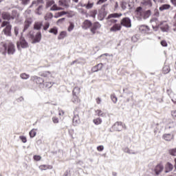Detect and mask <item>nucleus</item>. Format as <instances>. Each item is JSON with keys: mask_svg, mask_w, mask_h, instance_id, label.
I'll use <instances>...</instances> for the list:
<instances>
[{"mask_svg": "<svg viewBox=\"0 0 176 176\" xmlns=\"http://www.w3.org/2000/svg\"><path fill=\"white\" fill-rule=\"evenodd\" d=\"M65 36H67V32H61L59 36H58V39H64Z\"/></svg>", "mask_w": 176, "mask_h": 176, "instance_id": "34", "label": "nucleus"}, {"mask_svg": "<svg viewBox=\"0 0 176 176\" xmlns=\"http://www.w3.org/2000/svg\"><path fill=\"white\" fill-rule=\"evenodd\" d=\"M53 86V83L50 82H45L43 85H41V89H50Z\"/></svg>", "mask_w": 176, "mask_h": 176, "instance_id": "26", "label": "nucleus"}, {"mask_svg": "<svg viewBox=\"0 0 176 176\" xmlns=\"http://www.w3.org/2000/svg\"><path fill=\"white\" fill-rule=\"evenodd\" d=\"M14 52H16L14 44L10 43L8 44V54H14Z\"/></svg>", "mask_w": 176, "mask_h": 176, "instance_id": "11", "label": "nucleus"}, {"mask_svg": "<svg viewBox=\"0 0 176 176\" xmlns=\"http://www.w3.org/2000/svg\"><path fill=\"white\" fill-rule=\"evenodd\" d=\"M122 30V26L120 24H115L110 28L111 32H116Z\"/></svg>", "mask_w": 176, "mask_h": 176, "instance_id": "17", "label": "nucleus"}, {"mask_svg": "<svg viewBox=\"0 0 176 176\" xmlns=\"http://www.w3.org/2000/svg\"><path fill=\"white\" fill-rule=\"evenodd\" d=\"M92 25H93V23H91V21L87 19L84 21V22L82 23V28L83 30H88V28H90V27H91Z\"/></svg>", "mask_w": 176, "mask_h": 176, "instance_id": "10", "label": "nucleus"}, {"mask_svg": "<svg viewBox=\"0 0 176 176\" xmlns=\"http://www.w3.org/2000/svg\"><path fill=\"white\" fill-rule=\"evenodd\" d=\"M93 72H98V69H97V66H95L92 68Z\"/></svg>", "mask_w": 176, "mask_h": 176, "instance_id": "64", "label": "nucleus"}, {"mask_svg": "<svg viewBox=\"0 0 176 176\" xmlns=\"http://www.w3.org/2000/svg\"><path fill=\"white\" fill-rule=\"evenodd\" d=\"M71 0H60L59 1L58 3L60 6H64L65 8H68L69 6V3Z\"/></svg>", "mask_w": 176, "mask_h": 176, "instance_id": "18", "label": "nucleus"}, {"mask_svg": "<svg viewBox=\"0 0 176 176\" xmlns=\"http://www.w3.org/2000/svg\"><path fill=\"white\" fill-rule=\"evenodd\" d=\"M29 134L31 138H34V137L36 135V131H35V129H32V131H30Z\"/></svg>", "mask_w": 176, "mask_h": 176, "instance_id": "47", "label": "nucleus"}, {"mask_svg": "<svg viewBox=\"0 0 176 176\" xmlns=\"http://www.w3.org/2000/svg\"><path fill=\"white\" fill-rule=\"evenodd\" d=\"M173 168H174V166L171 163L167 162L165 166V173H170V171H173Z\"/></svg>", "mask_w": 176, "mask_h": 176, "instance_id": "19", "label": "nucleus"}, {"mask_svg": "<svg viewBox=\"0 0 176 176\" xmlns=\"http://www.w3.org/2000/svg\"><path fill=\"white\" fill-rule=\"evenodd\" d=\"M49 27H50V23H49V22L45 23L43 25V30L47 31Z\"/></svg>", "mask_w": 176, "mask_h": 176, "instance_id": "49", "label": "nucleus"}, {"mask_svg": "<svg viewBox=\"0 0 176 176\" xmlns=\"http://www.w3.org/2000/svg\"><path fill=\"white\" fill-rule=\"evenodd\" d=\"M96 67H97L98 71H101V69H102V63L98 64Z\"/></svg>", "mask_w": 176, "mask_h": 176, "instance_id": "56", "label": "nucleus"}, {"mask_svg": "<svg viewBox=\"0 0 176 176\" xmlns=\"http://www.w3.org/2000/svg\"><path fill=\"white\" fill-rule=\"evenodd\" d=\"M161 45H162V46H163L164 47H167V42H166V41H161Z\"/></svg>", "mask_w": 176, "mask_h": 176, "instance_id": "58", "label": "nucleus"}, {"mask_svg": "<svg viewBox=\"0 0 176 176\" xmlns=\"http://www.w3.org/2000/svg\"><path fill=\"white\" fill-rule=\"evenodd\" d=\"M49 32L50 34H54V35H57V34H58V30L56 27H54L49 30Z\"/></svg>", "mask_w": 176, "mask_h": 176, "instance_id": "29", "label": "nucleus"}, {"mask_svg": "<svg viewBox=\"0 0 176 176\" xmlns=\"http://www.w3.org/2000/svg\"><path fill=\"white\" fill-rule=\"evenodd\" d=\"M90 16L91 17H93V19H96V16H97V10H92L90 12Z\"/></svg>", "mask_w": 176, "mask_h": 176, "instance_id": "48", "label": "nucleus"}, {"mask_svg": "<svg viewBox=\"0 0 176 176\" xmlns=\"http://www.w3.org/2000/svg\"><path fill=\"white\" fill-rule=\"evenodd\" d=\"M41 76H43L44 78H49V76H52V73H50V72H44L41 74Z\"/></svg>", "mask_w": 176, "mask_h": 176, "instance_id": "38", "label": "nucleus"}, {"mask_svg": "<svg viewBox=\"0 0 176 176\" xmlns=\"http://www.w3.org/2000/svg\"><path fill=\"white\" fill-rule=\"evenodd\" d=\"M68 12L65 11H62L58 13H56L54 15L55 19H58V17H61V16H64V14H67Z\"/></svg>", "mask_w": 176, "mask_h": 176, "instance_id": "28", "label": "nucleus"}, {"mask_svg": "<svg viewBox=\"0 0 176 176\" xmlns=\"http://www.w3.org/2000/svg\"><path fill=\"white\" fill-rule=\"evenodd\" d=\"M107 0H99L97 2V5H101V3H104V2H107Z\"/></svg>", "mask_w": 176, "mask_h": 176, "instance_id": "60", "label": "nucleus"}, {"mask_svg": "<svg viewBox=\"0 0 176 176\" xmlns=\"http://www.w3.org/2000/svg\"><path fill=\"white\" fill-rule=\"evenodd\" d=\"M170 8H171L170 4H163L159 8V10H160V12H164V10H168Z\"/></svg>", "mask_w": 176, "mask_h": 176, "instance_id": "21", "label": "nucleus"}, {"mask_svg": "<svg viewBox=\"0 0 176 176\" xmlns=\"http://www.w3.org/2000/svg\"><path fill=\"white\" fill-rule=\"evenodd\" d=\"M94 124H96V126H98V124H101L102 123V120L100 118H96L93 120Z\"/></svg>", "mask_w": 176, "mask_h": 176, "instance_id": "32", "label": "nucleus"}, {"mask_svg": "<svg viewBox=\"0 0 176 176\" xmlns=\"http://www.w3.org/2000/svg\"><path fill=\"white\" fill-rule=\"evenodd\" d=\"M94 5V4L92 3H88L87 5L84 4V5H82L81 6H82L83 8H86V9H91V8H93Z\"/></svg>", "mask_w": 176, "mask_h": 176, "instance_id": "39", "label": "nucleus"}, {"mask_svg": "<svg viewBox=\"0 0 176 176\" xmlns=\"http://www.w3.org/2000/svg\"><path fill=\"white\" fill-rule=\"evenodd\" d=\"M39 3H43V0H36V1H34L32 3V6H30V8L32 6H34V5H36V6H38V5H39Z\"/></svg>", "mask_w": 176, "mask_h": 176, "instance_id": "36", "label": "nucleus"}, {"mask_svg": "<svg viewBox=\"0 0 176 176\" xmlns=\"http://www.w3.org/2000/svg\"><path fill=\"white\" fill-rule=\"evenodd\" d=\"M58 8V7L57 6V5L54 4V5L50 8V10H52V11H56V10H57Z\"/></svg>", "mask_w": 176, "mask_h": 176, "instance_id": "55", "label": "nucleus"}, {"mask_svg": "<svg viewBox=\"0 0 176 176\" xmlns=\"http://www.w3.org/2000/svg\"><path fill=\"white\" fill-rule=\"evenodd\" d=\"M52 5H54V1H53V0L49 1L47 2L46 8H50V6H52Z\"/></svg>", "mask_w": 176, "mask_h": 176, "instance_id": "50", "label": "nucleus"}, {"mask_svg": "<svg viewBox=\"0 0 176 176\" xmlns=\"http://www.w3.org/2000/svg\"><path fill=\"white\" fill-rule=\"evenodd\" d=\"M123 151L125 153H129V155H135V153H135V152H134V151H131V150H130L129 148H124L123 149Z\"/></svg>", "mask_w": 176, "mask_h": 176, "instance_id": "31", "label": "nucleus"}, {"mask_svg": "<svg viewBox=\"0 0 176 176\" xmlns=\"http://www.w3.org/2000/svg\"><path fill=\"white\" fill-rule=\"evenodd\" d=\"M19 138L24 144L27 142V138L25 136H20Z\"/></svg>", "mask_w": 176, "mask_h": 176, "instance_id": "51", "label": "nucleus"}, {"mask_svg": "<svg viewBox=\"0 0 176 176\" xmlns=\"http://www.w3.org/2000/svg\"><path fill=\"white\" fill-rule=\"evenodd\" d=\"M113 129L116 131H122V130L126 129V125L122 124L121 122H117L113 126Z\"/></svg>", "mask_w": 176, "mask_h": 176, "instance_id": "4", "label": "nucleus"}, {"mask_svg": "<svg viewBox=\"0 0 176 176\" xmlns=\"http://www.w3.org/2000/svg\"><path fill=\"white\" fill-rule=\"evenodd\" d=\"M111 98L114 104H116V102H118V98L116 97V96L115 94H111Z\"/></svg>", "mask_w": 176, "mask_h": 176, "instance_id": "44", "label": "nucleus"}, {"mask_svg": "<svg viewBox=\"0 0 176 176\" xmlns=\"http://www.w3.org/2000/svg\"><path fill=\"white\" fill-rule=\"evenodd\" d=\"M52 120H53L54 123H58V118H57L56 117H54L52 118Z\"/></svg>", "mask_w": 176, "mask_h": 176, "instance_id": "63", "label": "nucleus"}, {"mask_svg": "<svg viewBox=\"0 0 176 176\" xmlns=\"http://www.w3.org/2000/svg\"><path fill=\"white\" fill-rule=\"evenodd\" d=\"M142 5L145 6V8H152V1L151 0H143Z\"/></svg>", "mask_w": 176, "mask_h": 176, "instance_id": "20", "label": "nucleus"}, {"mask_svg": "<svg viewBox=\"0 0 176 176\" xmlns=\"http://www.w3.org/2000/svg\"><path fill=\"white\" fill-rule=\"evenodd\" d=\"M149 30V27L147 25H142L139 27V31H140L142 34H148Z\"/></svg>", "mask_w": 176, "mask_h": 176, "instance_id": "13", "label": "nucleus"}, {"mask_svg": "<svg viewBox=\"0 0 176 176\" xmlns=\"http://www.w3.org/2000/svg\"><path fill=\"white\" fill-rule=\"evenodd\" d=\"M73 123H74V126H77V124H79V123H80V120L79 119V116L76 115V116H74Z\"/></svg>", "mask_w": 176, "mask_h": 176, "instance_id": "23", "label": "nucleus"}, {"mask_svg": "<svg viewBox=\"0 0 176 176\" xmlns=\"http://www.w3.org/2000/svg\"><path fill=\"white\" fill-rule=\"evenodd\" d=\"M164 168V167L163 166V165L162 164H157L154 169V171H155L156 175H159V174H160V173H162V171H163Z\"/></svg>", "mask_w": 176, "mask_h": 176, "instance_id": "12", "label": "nucleus"}, {"mask_svg": "<svg viewBox=\"0 0 176 176\" xmlns=\"http://www.w3.org/2000/svg\"><path fill=\"white\" fill-rule=\"evenodd\" d=\"M72 101V102H74V104H79V102H80V99H79V97H78V95H73Z\"/></svg>", "mask_w": 176, "mask_h": 176, "instance_id": "25", "label": "nucleus"}, {"mask_svg": "<svg viewBox=\"0 0 176 176\" xmlns=\"http://www.w3.org/2000/svg\"><path fill=\"white\" fill-rule=\"evenodd\" d=\"M135 14L139 21H141L144 19V11H142V8L138 7L136 8Z\"/></svg>", "mask_w": 176, "mask_h": 176, "instance_id": "5", "label": "nucleus"}, {"mask_svg": "<svg viewBox=\"0 0 176 176\" xmlns=\"http://www.w3.org/2000/svg\"><path fill=\"white\" fill-rule=\"evenodd\" d=\"M42 27H43V23L42 21H36L34 24V30L39 31Z\"/></svg>", "mask_w": 176, "mask_h": 176, "instance_id": "16", "label": "nucleus"}, {"mask_svg": "<svg viewBox=\"0 0 176 176\" xmlns=\"http://www.w3.org/2000/svg\"><path fill=\"white\" fill-rule=\"evenodd\" d=\"M171 115L174 119H176V110L172 111Z\"/></svg>", "mask_w": 176, "mask_h": 176, "instance_id": "61", "label": "nucleus"}, {"mask_svg": "<svg viewBox=\"0 0 176 176\" xmlns=\"http://www.w3.org/2000/svg\"><path fill=\"white\" fill-rule=\"evenodd\" d=\"M16 46L19 50H21V49H27V47H28V43H27L24 37L21 36L19 41L16 43Z\"/></svg>", "mask_w": 176, "mask_h": 176, "instance_id": "2", "label": "nucleus"}, {"mask_svg": "<svg viewBox=\"0 0 176 176\" xmlns=\"http://www.w3.org/2000/svg\"><path fill=\"white\" fill-rule=\"evenodd\" d=\"M161 30L162 32H167L168 31V25L161 26Z\"/></svg>", "mask_w": 176, "mask_h": 176, "instance_id": "45", "label": "nucleus"}, {"mask_svg": "<svg viewBox=\"0 0 176 176\" xmlns=\"http://www.w3.org/2000/svg\"><path fill=\"white\" fill-rule=\"evenodd\" d=\"M20 27L19 26H15L14 29V32L16 36H17V35H19V32H20Z\"/></svg>", "mask_w": 176, "mask_h": 176, "instance_id": "42", "label": "nucleus"}, {"mask_svg": "<svg viewBox=\"0 0 176 176\" xmlns=\"http://www.w3.org/2000/svg\"><path fill=\"white\" fill-rule=\"evenodd\" d=\"M29 34L30 35V38L32 39V43H39L42 40V33H41V32H38L35 36H34V34H32L31 32Z\"/></svg>", "mask_w": 176, "mask_h": 176, "instance_id": "3", "label": "nucleus"}, {"mask_svg": "<svg viewBox=\"0 0 176 176\" xmlns=\"http://www.w3.org/2000/svg\"><path fill=\"white\" fill-rule=\"evenodd\" d=\"M121 16H123L122 13L118 14V13H113L109 14L107 16V24L108 25H112V24H115L118 22V20L116 19H118L119 17H121Z\"/></svg>", "mask_w": 176, "mask_h": 176, "instance_id": "1", "label": "nucleus"}, {"mask_svg": "<svg viewBox=\"0 0 176 176\" xmlns=\"http://www.w3.org/2000/svg\"><path fill=\"white\" fill-rule=\"evenodd\" d=\"M30 80L33 81L36 80V83L37 85H39L41 88H42V85H43L45 82V80H43V78L38 77L36 76H32Z\"/></svg>", "mask_w": 176, "mask_h": 176, "instance_id": "7", "label": "nucleus"}, {"mask_svg": "<svg viewBox=\"0 0 176 176\" xmlns=\"http://www.w3.org/2000/svg\"><path fill=\"white\" fill-rule=\"evenodd\" d=\"M34 159L36 162H39V160H41V159H42V157L41 156H39V155H34Z\"/></svg>", "mask_w": 176, "mask_h": 176, "instance_id": "54", "label": "nucleus"}, {"mask_svg": "<svg viewBox=\"0 0 176 176\" xmlns=\"http://www.w3.org/2000/svg\"><path fill=\"white\" fill-rule=\"evenodd\" d=\"M42 12H43V6L41 5L36 10L35 13L36 14H38V16H41V14H42Z\"/></svg>", "mask_w": 176, "mask_h": 176, "instance_id": "27", "label": "nucleus"}, {"mask_svg": "<svg viewBox=\"0 0 176 176\" xmlns=\"http://www.w3.org/2000/svg\"><path fill=\"white\" fill-rule=\"evenodd\" d=\"M80 93V88L76 87L73 89V96H78Z\"/></svg>", "mask_w": 176, "mask_h": 176, "instance_id": "30", "label": "nucleus"}, {"mask_svg": "<svg viewBox=\"0 0 176 176\" xmlns=\"http://www.w3.org/2000/svg\"><path fill=\"white\" fill-rule=\"evenodd\" d=\"M20 78L21 79H23V80H26L27 79L30 78V75L27 74L25 73H22V74H20Z\"/></svg>", "mask_w": 176, "mask_h": 176, "instance_id": "33", "label": "nucleus"}, {"mask_svg": "<svg viewBox=\"0 0 176 176\" xmlns=\"http://www.w3.org/2000/svg\"><path fill=\"white\" fill-rule=\"evenodd\" d=\"M8 25H9V22L8 21H3L1 23V28L8 27Z\"/></svg>", "mask_w": 176, "mask_h": 176, "instance_id": "53", "label": "nucleus"}, {"mask_svg": "<svg viewBox=\"0 0 176 176\" xmlns=\"http://www.w3.org/2000/svg\"><path fill=\"white\" fill-rule=\"evenodd\" d=\"M30 2V0H21L22 5H27Z\"/></svg>", "mask_w": 176, "mask_h": 176, "instance_id": "59", "label": "nucleus"}, {"mask_svg": "<svg viewBox=\"0 0 176 176\" xmlns=\"http://www.w3.org/2000/svg\"><path fill=\"white\" fill-rule=\"evenodd\" d=\"M149 16H151V10H147L145 12H144L143 14V19H148V17H149Z\"/></svg>", "mask_w": 176, "mask_h": 176, "instance_id": "40", "label": "nucleus"}, {"mask_svg": "<svg viewBox=\"0 0 176 176\" xmlns=\"http://www.w3.org/2000/svg\"><path fill=\"white\" fill-rule=\"evenodd\" d=\"M97 150L99 152H102V151H104V146H99L97 147Z\"/></svg>", "mask_w": 176, "mask_h": 176, "instance_id": "57", "label": "nucleus"}, {"mask_svg": "<svg viewBox=\"0 0 176 176\" xmlns=\"http://www.w3.org/2000/svg\"><path fill=\"white\" fill-rule=\"evenodd\" d=\"M8 50V46L6 45V44L4 43V44H3V47L0 49V52L3 56H6V50Z\"/></svg>", "mask_w": 176, "mask_h": 176, "instance_id": "24", "label": "nucleus"}, {"mask_svg": "<svg viewBox=\"0 0 176 176\" xmlns=\"http://www.w3.org/2000/svg\"><path fill=\"white\" fill-rule=\"evenodd\" d=\"M168 152L171 156H176V148L170 149Z\"/></svg>", "mask_w": 176, "mask_h": 176, "instance_id": "46", "label": "nucleus"}, {"mask_svg": "<svg viewBox=\"0 0 176 176\" xmlns=\"http://www.w3.org/2000/svg\"><path fill=\"white\" fill-rule=\"evenodd\" d=\"M3 33L6 36H12V25H8L6 28L3 29Z\"/></svg>", "mask_w": 176, "mask_h": 176, "instance_id": "9", "label": "nucleus"}, {"mask_svg": "<svg viewBox=\"0 0 176 176\" xmlns=\"http://www.w3.org/2000/svg\"><path fill=\"white\" fill-rule=\"evenodd\" d=\"M65 21V18L60 19L57 21V24H63Z\"/></svg>", "mask_w": 176, "mask_h": 176, "instance_id": "52", "label": "nucleus"}, {"mask_svg": "<svg viewBox=\"0 0 176 176\" xmlns=\"http://www.w3.org/2000/svg\"><path fill=\"white\" fill-rule=\"evenodd\" d=\"M100 28H101V24H100V23L98 22H95L90 30L92 35L96 34V31H97V30H100Z\"/></svg>", "mask_w": 176, "mask_h": 176, "instance_id": "8", "label": "nucleus"}, {"mask_svg": "<svg viewBox=\"0 0 176 176\" xmlns=\"http://www.w3.org/2000/svg\"><path fill=\"white\" fill-rule=\"evenodd\" d=\"M74 28H75V24H74V23L72 22H70L67 31H69V32H71V31H72Z\"/></svg>", "mask_w": 176, "mask_h": 176, "instance_id": "41", "label": "nucleus"}, {"mask_svg": "<svg viewBox=\"0 0 176 176\" xmlns=\"http://www.w3.org/2000/svg\"><path fill=\"white\" fill-rule=\"evenodd\" d=\"M38 168L41 170V171H43L44 170H49L50 166L49 165H41Z\"/></svg>", "mask_w": 176, "mask_h": 176, "instance_id": "35", "label": "nucleus"}, {"mask_svg": "<svg viewBox=\"0 0 176 176\" xmlns=\"http://www.w3.org/2000/svg\"><path fill=\"white\" fill-rule=\"evenodd\" d=\"M96 113L97 115H98L99 116H101L102 118H104V116H105L106 113H104V111H101V110H96Z\"/></svg>", "mask_w": 176, "mask_h": 176, "instance_id": "37", "label": "nucleus"}, {"mask_svg": "<svg viewBox=\"0 0 176 176\" xmlns=\"http://www.w3.org/2000/svg\"><path fill=\"white\" fill-rule=\"evenodd\" d=\"M1 17L3 20H14V17L12 16L10 14L6 12L2 13Z\"/></svg>", "mask_w": 176, "mask_h": 176, "instance_id": "14", "label": "nucleus"}, {"mask_svg": "<svg viewBox=\"0 0 176 176\" xmlns=\"http://www.w3.org/2000/svg\"><path fill=\"white\" fill-rule=\"evenodd\" d=\"M163 72H164V74H168V72H170V67L165 65L163 67Z\"/></svg>", "mask_w": 176, "mask_h": 176, "instance_id": "43", "label": "nucleus"}, {"mask_svg": "<svg viewBox=\"0 0 176 176\" xmlns=\"http://www.w3.org/2000/svg\"><path fill=\"white\" fill-rule=\"evenodd\" d=\"M162 138L165 141H171V140H174V134L166 133V134L163 135Z\"/></svg>", "mask_w": 176, "mask_h": 176, "instance_id": "15", "label": "nucleus"}, {"mask_svg": "<svg viewBox=\"0 0 176 176\" xmlns=\"http://www.w3.org/2000/svg\"><path fill=\"white\" fill-rule=\"evenodd\" d=\"M131 39L133 42H137V41H138V38H137V36H132Z\"/></svg>", "mask_w": 176, "mask_h": 176, "instance_id": "62", "label": "nucleus"}, {"mask_svg": "<svg viewBox=\"0 0 176 176\" xmlns=\"http://www.w3.org/2000/svg\"><path fill=\"white\" fill-rule=\"evenodd\" d=\"M120 24L126 28H131V20L129 17L123 18Z\"/></svg>", "mask_w": 176, "mask_h": 176, "instance_id": "6", "label": "nucleus"}, {"mask_svg": "<svg viewBox=\"0 0 176 176\" xmlns=\"http://www.w3.org/2000/svg\"><path fill=\"white\" fill-rule=\"evenodd\" d=\"M31 24H32V21H31V19L26 20L25 21V26H24L23 32L26 31V30H28V28H30V25H31Z\"/></svg>", "mask_w": 176, "mask_h": 176, "instance_id": "22", "label": "nucleus"}]
</instances>
